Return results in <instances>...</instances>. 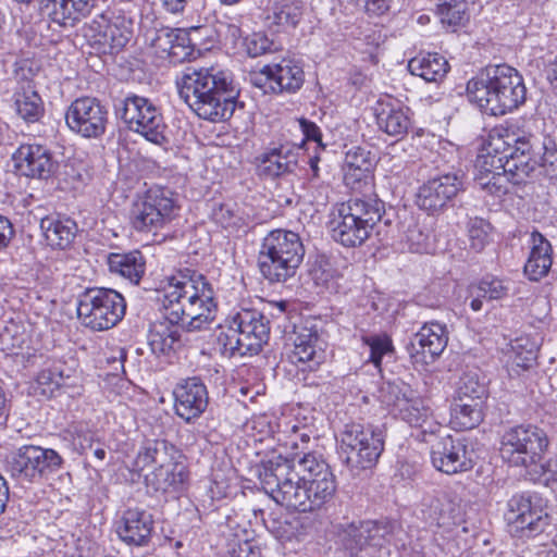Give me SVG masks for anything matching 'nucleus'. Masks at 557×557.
Returning <instances> with one entry per match:
<instances>
[{
	"label": "nucleus",
	"instance_id": "nucleus-1",
	"mask_svg": "<svg viewBox=\"0 0 557 557\" xmlns=\"http://www.w3.org/2000/svg\"><path fill=\"white\" fill-rule=\"evenodd\" d=\"M166 315L152 324L149 345L156 354H169L180 342L181 326L200 331L214 319L218 310L215 294L206 276L185 268L169 278L164 294Z\"/></svg>",
	"mask_w": 557,
	"mask_h": 557
},
{
	"label": "nucleus",
	"instance_id": "nucleus-2",
	"mask_svg": "<svg viewBox=\"0 0 557 557\" xmlns=\"http://www.w3.org/2000/svg\"><path fill=\"white\" fill-rule=\"evenodd\" d=\"M176 86L180 97L203 120L224 121L235 111L239 90L228 70L188 66L176 78Z\"/></svg>",
	"mask_w": 557,
	"mask_h": 557
},
{
	"label": "nucleus",
	"instance_id": "nucleus-3",
	"mask_svg": "<svg viewBox=\"0 0 557 557\" xmlns=\"http://www.w3.org/2000/svg\"><path fill=\"white\" fill-rule=\"evenodd\" d=\"M259 479L263 490L278 505L300 512L320 509L332 498L310 484L296 470L293 460L275 456L261 463Z\"/></svg>",
	"mask_w": 557,
	"mask_h": 557
},
{
	"label": "nucleus",
	"instance_id": "nucleus-4",
	"mask_svg": "<svg viewBox=\"0 0 557 557\" xmlns=\"http://www.w3.org/2000/svg\"><path fill=\"white\" fill-rule=\"evenodd\" d=\"M270 337V321L259 310L239 308L221 325L216 343L224 356L257 355Z\"/></svg>",
	"mask_w": 557,
	"mask_h": 557
},
{
	"label": "nucleus",
	"instance_id": "nucleus-5",
	"mask_svg": "<svg viewBox=\"0 0 557 557\" xmlns=\"http://www.w3.org/2000/svg\"><path fill=\"white\" fill-rule=\"evenodd\" d=\"M305 247L297 233L273 230L262 239L258 265L271 283H283L293 277L302 262Z\"/></svg>",
	"mask_w": 557,
	"mask_h": 557
},
{
	"label": "nucleus",
	"instance_id": "nucleus-6",
	"mask_svg": "<svg viewBox=\"0 0 557 557\" xmlns=\"http://www.w3.org/2000/svg\"><path fill=\"white\" fill-rule=\"evenodd\" d=\"M384 205L374 198H350L341 203L332 220V237L345 247L361 246L382 219Z\"/></svg>",
	"mask_w": 557,
	"mask_h": 557
},
{
	"label": "nucleus",
	"instance_id": "nucleus-7",
	"mask_svg": "<svg viewBox=\"0 0 557 557\" xmlns=\"http://www.w3.org/2000/svg\"><path fill=\"white\" fill-rule=\"evenodd\" d=\"M548 446L545 432L534 425H519L507 431L500 442L502 459L511 467L525 470L530 480L543 471V457Z\"/></svg>",
	"mask_w": 557,
	"mask_h": 557
},
{
	"label": "nucleus",
	"instance_id": "nucleus-8",
	"mask_svg": "<svg viewBox=\"0 0 557 557\" xmlns=\"http://www.w3.org/2000/svg\"><path fill=\"white\" fill-rule=\"evenodd\" d=\"M384 450V435L379 426L351 422L339 437V456L354 474L371 469Z\"/></svg>",
	"mask_w": 557,
	"mask_h": 557
},
{
	"label": "nucleus",
	"instance_id": "nucleus-9",
	"mask_svg": "<svg viewBox=\"0 0 557 557\" xmlns=\"http://www.w3.org/2000/svg\"><path fill=\"white\" fill-rule=\"evenodd\" d=\"M490 166L505 171L516 183H521L533 171L529 140L506 128L494 127L490 131Z\"/></svg>",
	"mask_w": 557,
	"mask_h": 557
},
{
	"label": "nucleus",
	"instance_id": "nucleus-10",
	"mask_svg": "<svg viewBox=\"0 0 557 557\" xmlns=\"http://www.w3.org/2000/svg\"><path fill=\"white\" fill-rule=\"evenodd\" d=\"M133 18L122 10L108 8L83 26V36L99 53L114 54L133 37Z\"/></svg>",
	"mask_w": 557,
	"mask_h": 557
},
{
	"label": "nucleus",
	"instance_id": "nucleus-11",
	"mask_svg": "<svg viewBox=\"0 0 557 557\" xmlns=\"http://www.w3.org/2000/svg\"><path fill=\"white\" fill-rule=\"evenodd\" d=\"M124 297L111 288H88L79 295L77 317L83 325L92 331H106L115 326L124 317Z\"/></svg>",
	"mask_w": 557,
	"mask_h": 557
},
{
	"label": "nucleus",
	"instance_id": "nucleus-12",
	"mask_svg": "<svg viewBox=\"0 0 557 557\" xmlns=\"http://www.w3.org/2000/svg\"><path fill=\"white\" fill-rule=\"evenodd\" d=\"M178 210L170 189L152 187L133 203L131 223L137 232L157 234L177 216Z\"/></svg>",
	"mask_w": 557,
	"mask_h": 557
},
{
	"label": "nucleus",
	"instance_id": "nucleus-13",
	"mask_svg": "<svg viewBox=\"0 0 557 557\" xmlns=\"http://www.w3.org/2000/svg\"><path fill=\"white\" fill-rule=\"evenodd\" d=\"M116 114L127 127L147 140L161 145L165 141V123L157 106L148 98L129 95L115 104Z\"/></svg>",
	"mask_w": 557,
	"mask_h": 557
},
{
	"label": "nucleus",
	"instance_id": "nucleus-14",
	"mask_svg": "<svg viewBox=\"0 0 557 557\" xmlns=\"http://www.w3.org/2000/svg\"><path fill=\"white\" fill-rule=\"evenodd\" d=\"M63 458L53 449L24 445L8 459L11 476L22 483L38 482L62 468Z\"/></svg>",
	"mask_w": 557,
	"mask_h": 557
},
{
	"label": "nucleus",
	"instance_id": "nucleus-15",
	"mask_svg": "<svg viewBox=\"0 0 557 557\" xmlns=\"http://www.w3.org/2000/svg\"><path fill=\"white\" fill-rule=\"evenodd\" d=\"M525 99L522 77L511 66L495 65L490 74V114L504 115L518 108Z\"/></svg>",
	"mask_w": 557,
	"mask_h": 557
},
{
	"label": "nucleus",
	"instance_id": "nucleus-16",
	"mask_svg": "<svg viewBox=\"0 0 557 557\" xmlns=\"http://www.w3.org/2000/svg\"><path fill=\"white\" fill-rule=\"evenodd\" d=\"M392 525L386 522L363 521L350 524L343 534V547L351 557H381V550L389 543Z\"/></svg>",
	"mask_w": 557,
	"mask_h": 557
},
{
	"label": "nucleus",
	"instance_id": "nucleus-17",
	"mask_svg": "<svg viewBox=\"0 0 557 557\" xmlns=\"http://www.w3.org/2000/svg\"><path fill=\"white\" fill-rule=\"evenodd\" d=\"M69 128L85 138H98L106 132L108 111L96 98L82 97L74 100L66 110Z\"/></svg>",
	"mask_w": 557,
	"mask_h": 557
},
{
	"label": "nucleus",
	"instance_id": "nucleus-18",
	"mask_svg": "<svg viewBox=\"0 0 557 557\" xmlns=\"http://www.w3.org/2000/svg\"><path fill=\"white\" fill-rule=\"evenodd\" d=\"M391 393L396 396L393 407L397 414L410 426L420 429L417 438L429 442L428 437H433L434 433L441 430L440 424L432 418L430 407L423 399L414 396L409 387L403 391L392 386Z\"/></svg>",
	"mask_w": 557,
	"mask_h": 557
},
{
	"label": "nucleus",
	"instance_id": "nucleus-19",
	"mask_svg": "<svg viewBox=\"0 0 557 557\" xmlns=\"http://www.w3.org/2000/svg\"><path fill=\"white\" fill-rule=\"evenodd\" d=\"M505 519L516 531L528 536L543 532L548 523L547 512L528 492L511 496L507 503Z\"/></svg>",
	"mask_w": 557,
	"mask_h": 557
},
{
	"label": "nucleus",
	"instance_id": "nucleus-20",
	"mask_svg": "<svg viewBox=\"0 0 557 557\" xmlns=\"http://www.w3.org/2000/svg\"><path fill=\"white\" fill-rule=\"evenodd\" d=\"M431 462L433 467L445 474L466 472L472 468V461L467 456V445L460 438L449 434L428 437Z\"/></svg>",
	"mask_w": 557,
	"mask_h": 557
},
{
	"label": "nucleus",
	"instance_id": "nucleus-21",
	"mask_svg": "<svg viewBox=\"0 0 557 557\" xmlns=\"http://www.w3.org/2000/svg\"><path fill=\"white\" fill-rule=\"evenodd\" d=\"M461 187L462 183L457 174H437L419 187L416 202L420 209L436 213L457 196Z\"/></svg>",
	"mask_w": 557,
	"mask_h": 557
},
{
	"label": "nucleus",
	"instance_id": "nucleus-22",
	"mask_svg": "<svg viewBox=\"0 0 557 557\" xmlns=\"http://www.w3.org/2000/svg\"><path fill=\"white\" fill-rule=\"evenodd\" d=\"M16 170L24 176L38 180L52 177L59 168L51 150L40 144H23L13 153Z\"/></svg>",
	"mask_w": 557,
	"mask_h": 557
},
{
	"label": "nucleus",
	"instance_id": "nucleus-23",
	"mask_svg": "<svg viewBox=\"0 0 557 557\" xmlns=\"http://www.w3.org/2000/svg\"><path fill=\"white\" fill-rule=\"evenodd\" d=\"M154 53L172 63H181L194 54V46L186 30L181 28L161 27L147 36Z\"/></svg>",
	"mask_w": 557,
	"mask_h": 557
},
{
	"label": "nucleus",
	"instance_id": "nucleus-24",
	"mask_svg": "<svg viewBox=\"0 0 557 557\" xmlns=\"http://www.w3.org/2000/svg\"><path fill=\"white\" fill-rule=\"evenodd\" d=\"M173 396L175 412L186 422L199 418L209 403L207 387L198 377H188L178 383Z\"/></svg>",
	"mask_w": 557,
	"mask_h": 557
},
{
	"label": "nucleus",
	"instance_id": "nucleus-25",
	"mask_svg": "<svg viewBox=\"0 0 557 557\" xmlns=\"http://www.w3.org/2000/svg\"><path fill=\"white\" fill-rule=\"evenodd\" d=\"M497 350L503 355L502 361L510 373L520 374L535 364L539 345L528 335H522L507 342L503 336L502 342L496 341Z\"/></svg>",
	"mask_w": 557,
	"mask_h": 557
},
{
	"label": "nucleus",
	"instance_id": "nucleus-26",
	"mask_svg": "<svg viewBox=\"0 0 557 557\" xmlns=\"http://www.w3.org/2000/svg\"><path fill=\"white\" fill-rule=\"evenodd\" d=\"M152 529V515L137 507L124 510L116 521V534L127 545H147L151 539Z\"/></svg>",
	"mask_w": 557,
	"mask_h": 557
},
{
	"label": "nucleus",
	"instance_id": "nucleus-27",
	"mask_svg": "<svg viewBox=\"0 0 557 557\" xmlns=\"http://www.w3.org/2000/svg\"><path fill=\"white\" fill-rule=\"evenodd\" d=\"M446 327L437 322L425 323L411 342V357L416 362H433L447 346Z\"/></svg>",
	"mask_w": 557,
	"mask_h": 557
},
{
	"label": "nucleus",
	"instance_id": "nucleus-28",
	"mask_svg": "<svg viewBox=\"0 0 557 557\" xmlns=\"http://www.w3.org/2000/svg\"><path fill=\"white\" fill-rule=\"evenodd\" d=\"M301 145L280 144L269 148L259 158V173L269 178L294 173L298 165Z\"/></svg>",
	"mask_w": 557,
	"mask_h": 557
},
{
	"label": "nucleus",
	"instance_id": "nucleus-29",
	"mask_svg": "<svg viewBox=\"0 0 557 557\" xmlns=\"http://www.w3.org/2000/svg\"><path fill=\"white\" fill-rule=\"evenodd\" d=\"M178 458V454L171 455L164 465L154 467L153 471L145 476L147 486L163 493L182 491L188 480V471Z\"/></svg>",
	"mask_w": 557,
	"mask_h": 557
},
{
	"label": "nucleus",
	"instance_id": "nucleus-30",
	"mask_svg": "<svg viewBox=\"0 0 557 557\" xmlns=\"http://www.w3.org/2000/svg\"><path fill=\"white\" fill-rule=\"evenodd\" d=\"M375 115L379 128L389 136H404L411 124L409 108L392 98L377 101Z\"/></svg>",
	"mask_w": 557,
	"mask_h": 557
},
{
	"label": "nucleus",
	"instance_id": "nucleus-31",
	"mask_svg": "<svg viewBox=\"0 0 557 557\" xmlns=\"http://www.w3.org/2000/svg\"><path fill=\"white\" fill-rule=\"evenodd\" d=\"M268 70L274 82L272 94H295L304 85V69L294 59H282L278 63L270 64Z\"/></svg>",
	"mask_w": 557,
	"mask_h": 557
},
{
	"label": "nucleus",
	"instance_id": "nucleus-32",
	"mask_svg": "<svg viewBox=\"0 0 557 557\" xmlns=\"http://www.w3.org/2000/svg\"><path fill=\"white\" fill-rule=\"evenodd\" d=\"M96 0H47L45 10L52 22L73 27L95 7Z\"/></svg>",
	"mask_w": 557,
	"mask_h": 557
},
{
	"label": "nucleus",
	"instance_id": "nucleus-33",
	"mask_svg": "<svg viewBox=\"0 0 557 557\" xmlns=\"http://www.w3.org/2000/svg\"><path fill=\"white\" fill-rule=\"evenodd\" d=\"M299 472L301 471L304 479L312 485H319V490L333 498L336 492L335 478L329 465L319 459L314 454H305L298 460Z\"/></svg>",
	"mask_w": 557,
	"mask_h": 557
},
{
	"label": "nucleus",
	"instance_id": "nucleus-34",
	"mask_svg": "<svg viewBox=\"0 0 557 557\" xmlns=\"http://www.w3.org/2000/svg\"><path fill=\"white\" fill-rule=\"evenodd\" d=\"M422 512L431 523H435L437 527H450L455 524V519L458 516V505L449 494L436 492L424 496Z\"/></svg>",
	"mask_w": 557,
	"mask_h": 557
},
{
	"label": "nucleus",
	"instance_id": "nucleus-35",
	"mask_svg": "<svg viewBox=\"0 0 557 557\" xmlns=\"http://www.w3.org/2000/svg\"><path fill=\"white\" fill-rule=\"evenodd\" d=\"M40 230L49 246L65 249L74 240L77 225L70 218L50 214L41 219Z\"/></svg>",
	"mask_w": 557,
	"mask_h": 557
},
{
	"label": "nucleus",
	"instance_id": "nucleus-36",
	"mask_svg": "<svg viewBox=\"0 0 557 557\" xmlns=\"http://www.w3.org/2000/svg\"><path fill=\"white\" fill-rule=\"evenodd\" d=\"M319 335L307 327H300L295 332L293 361L308 363L309 370H314L324 361V351L318 346Z\"/></svg>",
	"mask_w": 557,
	"mask_h": 557
},
{
	"label": "nucleus",
	"instance_id": "nucleus-37",
	"mask_svg": "<svg viewBox=\"0 0 557 557\" xmlns=\"http://www.w3.org/2000/svg\"><path fill=\"white\" fill-rule=\"evenodd\" d=\"M532 247L524 264V274L531 281H539L545 276L552 267V245L539 232L531 234Z\"/></svg>",
	"mask_w": 557,
	"mask_h": 557
},
{
	"label": "nucleus",
	"instance_id": "nucleus-38",
	"mask_svg": "<svg viewBox=\"0 0 557 557\" xmlns=\"http://www.w3.org/2000/svg\"><path fill=\"white\" fill-rule=\"evenodd\" d=\"M171 455H177L175 447L164 440H148L141 444L132 463V471L141 473L151 465H164Z\"/></svg>",
	"mask_w": 557,
	"mask_h": 557
},
{
	"label": "nucleus",
	"instance_id": "nucleus-39",
	"mask_svg": "<svg viewBox=\"0 0 557 557\" xmlns=\"http://www.w3.org/2000/svg\"><path fill=\"white\" fill-rule=\"evenodd\" d=\"M108 267L111 273L137 285L145 274L146 261L139 250H133L127 253H110L108 256Z\"/></svg>",
	"mask_w": 557,
	"mask_h": 557
},
{
	"label": "nucleus",
	"instance_id": "nucleus-40",
	"mask_svg": "<svg viewBox=\"0 0 557 557\" xmlns=\"http://www.w3.org/2000/svg\"><path fill=\"white\" fill-rule=\"evenodd\" d=\"M345 166V183L354 187L355 184L371 178L373 157L364 148L354 147L346 153Z\"/></svg>",
	"mask_w": 557,
	"mask_h": 557
},
{
	"label": "nucleus",
	"instance_id": "nucleus-41",
	"mask_svg": "<svg viewBox=\"0 0 557 557\" xmlns=\"http://www.w3.org/2000/svg\"><path fill=\"white\" fill-rule=\"evenodd\" d=\"M471 388V392H465L468 396L467 400H460L451 407V422L461 430H471L475 428L483 420V411L480 403L475 399L479 398V388Z\"/></svg>",
	"mask_w": 557,
	"mask_h": 557
},
{
	"label": "nucleus",
	"instance_id": "nucleus-42",
	"mask_svg": "<svg viewBox=\"0 0 557 557\" xmlns=\"http://www.w3.org/2000/svg\"><path fill=\"white\" fill-rule=\"evenodd\" d=\"M301 15L302 2L300 0H281L272 7L265 20L270 28L278 32L280 28L295 27Z\"/></svg>",
	"mask_w": 557,
	"mask_h": 557
},
{
	"label": "nucleus",
	"instance_id": "nucleus-43",
	"mask_svg": "<svg viewBox=\"0 0 557 557\" xmlns=\"http://www.w3.org/2000/svg\"><path fill=\"white\" fill-rule=\"evenodd\" d=\"M411 74L420 76L426 82H437L448 72V62L437 53L412 58L408 63Z\"/></svg>",
	"mask_w": 557,
	"mask_h": 557
},
{
	"label": "nucleus",
	"instance_id": "nucleus-44",
	"mask_svg": "<svg viewBox=\"0 0 557 557\" xmlns=\"http://www.w3.org/2000/svg\"><path fill=\"white\" fill-rule=\"evenodd\" d=\"M14 97L16 111L23 120L34 123L42 116V100L29 85L21 91H16Z\"/></svg>",
	"mask_w": 557,
	"mask_h": 557
},
{
	"label": "nucleus",
	"instance_id": "nucleus-45",
	"mask_svg": "<svg viewBox=\"0 0 557 557\" xmlns=\"http://www.w3.org/2000/svg\"><path fill=\"white\" fill-rule=\"evenodd\" d=\"M212 219L216 224L231 233L247 226L246 219L239 214L238 210L226 203L220 205L213 210Z\"/></svg>",
	"mask_w": 557,
	"mask_h": 557
},
{
	"label": "nucleus",
	"instance_id": "nucleus-46",
	"mask_svg": "<svg viewBox=\"0 0 557 557\" xmlns=\"http://www.w3.org/2000/svg\"><path fill=\"white\" fill-rule=\"evenodd\" d=\"M465 0H441L437 12L442 23L458 26L467 20Z\"/></svg>",
	"mask_w": 557,
	"mask_h": 557
},
{
	"label": "nucleus",
	"instance_id": "nucleus-47",
	"mask_svg": "<svg viewBox=\"0 0 557 557\" xmlns=\"http://www.w3.org/2000/svg\"><path fill=\"white\" fill-rule=\"evenodd\" d=\"M406 243L410 251L430 253L433 250L431 234L419 224H412L406 232Z\"/></svg>",
	"mask_w": 557,
	"mask_h": 557
},
{
	"label": "nucleus",
	"instance_id": "nucleus-48",
	"mask_svg": "<svg viewBox=\"0 0 557 557\" xmlns=\"http://www.w3.org/2000/svg\"><path fill=\"white\" fill-rule=\"evenodd\" d=\"M363 342L370 348V361L375 367H380L383 356L393 350L392 341L386 335L367 336Z\"/></svg>",
	"mask_w": 557,
	"mask_h": 557
},
{
	"label": "nucleus",
	"instance_id": "nucleus-49",
	"mask_svg": "<svg viewBox=\"0 0 557 557\" xmlns=\"http://www.w3.org/2000/svg\"><path fill=\"white\" fill-rule=\"evenodd\" d=\"M467 97L469 101L483 112L487 104V81L472 78L467 84Z\"/></svg>",
	"mask_w": 557,
	"mask_h": 557
},
{
	"label": "nucleus",
	"instance_id": "nucleus-50",
	"mask_svg": "<svg viewBox=\"0 0 557 557\" xmlns=\"http://www.w3.org/2000/svg\"><path fill=\"white\" fill-rule=\"evenodd\" d=\"M70 377L65 373L63 364L60 361H54L49 368L42 369L37 375V382L40 385H54L57 387L64 384V380Z\"/></svg>",
	"mask_w": 557,
	"mask_h": 557
},
{
	"label": "nucleus",
	"instance_id": "nucleus-51",
	"mask_svg": "<svg viewBox=\"0 0 557 557\" xmlns=\"http://www.w3.org/2000/svg\"><path fill=\"white\" fill-rule=\"evenodd\" d=\"M243 45L247 54L257 58L271 51L272 42L261 33H253L245 37Z\"/></svg>",
	"mask_w": 557,
	"mask_h": 557
},
{
	"label": "nucleus",
	"instance_id": "nucleus-52",
	"mask_svg": "<svg viewBox=\"0 0 557 557\" xmlns=\"http://www.w3.org/2000/svg\"><path fill=\"white\" fill-rule=\"evenodd\" d=\"M230 554L232 557H261V549L256 541L245 540L231 544Z\"/></svg>",
	"mask_w": 557,
	"mask_h": 557
},
{
	"label": "nucleus",
	"instance_id": "nucleus-53",
	"mask_svg": "<svg viewBox=\"0 0 557 557\" xmlns=\"http://www.w3.org/2000/svg\"><path fill=\"white\" fill-rule=\"evenodd\" d=\"M494 170V172L490 170V175L492 174L490 177V186L492 185L496 193L506 194L510 184H517L509 175L505 174V171L502 170V172H499L496 169Z\"/></svg>",
	"mask_w": 557,
	"mask_h": 557
},
{
	"label": "nucleus",
	"instance_id": "nucleus-54",
	"mask_svg": "<svg viewBox=\"0 0 557 557\" xmlns=\"http://www.w3.org/2000/svg\"><path fill=\"white\" fill-rule=\"evenodd\" d=\"M362 3L364 10L370 15L381 16L389 9L394 0H357Z\"/></svg>",
	"mask_w": 557,
	"mask_h": 557
},
{
	"label": "nucleus",
	"instance_id": "nucleus-55",
	"mask_svg": "<svg viewBox=\"0 0 557 557\" xmlns=\"http://www.w3.org/2000/svg\"><path fill=\"white\" fill-rule=\"evenodd\" d=\"M270 64L264 65L259 73L251 77L253 86L263 90L264 94L272 92L273 84L272 76L269 75Z\"/></svg>",
	"mask_w": 557,
	"mask_h": 557
},
{
	"label": "nucleus",
	"instance_id": "nucleus-56",
	"mask_svg": "<svg viewBox=\"0 0 557 557\" xmlns=\"http://www.w3.org/2000/svg\"><path fill=\"white\" fill-rule=\"evenodd\" d=\"M486 288L484 287V283H480L479 285H471L469 287V297H470V307L473 311H479L483 307V299L486 296Z\"/></svg>",
	"mask_w": 557,
	"mask_h": 557
},
{
	"label": "nucleus",
	"instance_id": "nucleus-57",
	"mask_svg": "<svg viewBox=\"0 0 557 557\" xmlns=\"http://www.w3.org/2000/svg\"><path fill=\"white\" fill-rule=\"evenodd\" d=\"M199 0H158L164 11L169 13H181L187 7H194Z\"/></svg>",
	"mask_w": 557,
	"mask_h": 557
},
{
	"label": "nucleus",
	"instance_id": "nucleus-58",
	"mask_svg": "<svg viewBox=\"0 0 557 557\" xmlns=\"http://www.w3.org/2000/svg\"><path fill=\"white\" fill-rule=\"evenodd\" d=\"M14 233L11 221L5 216L0 215V250L9 245Z\"/></svg>",
	"mask_w": 557,
	"mask_h": 557
},
{
	"label": "nucleus",
	"instance_id": "nucleus-59",
	"mask_svg": "<svg viewBox=\"0 0 557 557\" xmlns=\"http://www.w3.org/2000/svg\"><path fill=\"white\" fill-rule=\"evenodd\" d=\"M298 125L306 139L320 141V128L313 122L306 119H300L298 121Z\"/></svg>",
	"mask_w": 557,
	"mask_h": 557
},
{
	"label": "nucleus",
	"instance_id": "nucleus-60",
	"mask_svg": "<svg viewBox=\"0 0 557 557\" xmlns=\"http://www.w3.org/2000/svg\"><path fill=\"white\" fill-rule=\"evenodd\" d=\"M544 476V481L553 490H557V459L548 461L547 466L543 465V471L537 475Z\"/></svg>",
	"mask_w": 557,
	"mask_h": 557
},
{
	"label": "nucleus",
	"instance_id": "nucleus-61",
	"mask_svg": "<svg viewBox=\"0 0 557 557\" xmlns=\"http://www.w3.org/2000/svg\"><path fill=\"white\" fill-rule=\"evenodd\" d=\"M486 163L487 157L484 153H479L475 160V169H478L480 173L474 174V182L481 189L487 188L486 175L483 173Z\"/></svg>",
	"mask_w": 557,
	"mask_h": 557
},
{
	"label": "nucleus",
	"instance_id": "nucleus-62",
	"mask_svg": "<svg viewBox=\"0 0 557 557\" xmlns=\"http://www.w3.org/2000/svg\"><path fill=\"white\" fill-rule=\"evenodd\" d=\"M508 283L504 280L493 278L490 281V299H500L508 294Z\"/></svg>",
	"mask_w": 557,
	"mask_h": 557
},
{
	"label": "nucleus",
	"instance_id": "nucleus-63",
	"mask_svg": "<svg viewBox=\"0 0 557 557\" xmlns=\"http://www.w3.org/2000/svg\"><path fill=\"white\" fill-rule=\"evenodd\" d=\"M311 274L317 285H324L326 287H329V283L333 277V274L330 271L323 269L322 265L314 268Z\"/></svg>",
	"mask_w": 557,
	"mask_h": 557
},
{
	"label": "nucleus",
	"instance_id": "nucleus-64",
	"mask_svg": "<svg viewBox=\"0 0 557 557\" xmlns=\"http://www.w3.org/2000/svg\"><path fill=\"white\" fill-rule=\"evenodd\" d=\"M547 78L552 87L557 91V57L548 64Z\"/></svg>",
	"mask_w": 557,
	"mask_h": 557
}]
</instances>
